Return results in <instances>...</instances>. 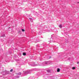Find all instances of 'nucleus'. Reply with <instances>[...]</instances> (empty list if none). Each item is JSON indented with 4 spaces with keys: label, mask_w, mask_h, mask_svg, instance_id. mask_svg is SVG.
<instances>
[{
    "label": "nucleus",
    "mask_w": 79,
    "mask_h": 79,
    "mask_svg": "<svg viewBox=\"0 0 79 79\" xmlns=\"http://www.w3.org/2000/svg\"><path fill=\"white\" fill-rule=\"evenodd\" d=\"M23 73H24V74H29V73H31V71L28 70L26 72H25L24 71H23Z\"/></svg>",
    "instance_id": "1"
},
{
    "label": "nucleus",
    "mask_w": 79,
    "mask_h": 79,
    "mask_svg": "<svg viewBox=\"0 0 79 79\" xmlns=\"http://www.w3.org/2000/svg\"><path fill=\"white\" fill-rule=\"evenodd\" d=\"M30 20L31 21V22H33V19L31 18H29Z\"/></svg>",
    "instance_id": "2"
},
{
    "label": "nucleus",
    "mask_w": 79,
    "mask_h": 79,
    "mask_svg": "<svg viewBox=\"0 0 79 79\" xmlns=\"http://www.w3.org/2000/svg\"><path fill=\"white\" fill-rule=\"evenodd\" d=\"M57 72H60V69L58 68L57 70Z\"/></svg>",
    "instance_id": "3"
},
{
    "label": "nucleus",
    "mask_w": 79,
    "mask_h": 79,
    "mask_svg": "<svg viewBox=\"0 0 79 79\" xmlns=\"http://www.w3.org/2000/svg\"><path fill=\"white\" fill-rule=\"evenodd\" d=\"M59 27L60 28H62V25L61 24H60L59 26Z\"/></svg>",
    "instance_id": "4"
},
{
    "label": "nucleus",
    "mask_w": 79,
    "mask_h": 79,
    "mask_svg": "<svg viewBox=\"0 0 79 79\" xmlns=\"http://www.w3.org/2000/svg\"><path fill=\"white\" fill-rule=\"evenodd\" d=\"M44 64H48V62H44Z\"/></svg>",
    "instance_id": "5"
},
{
    "label": "nucleus",
    "mask_w": 79,
    "mask_h": 79,
    "mask_svg": "<svg viewBox=\"0 0 79 79\" xmlns=\"http://www.w3.org/2000/svg\"><path fill=\"white\" fill-rule=\"evenodd\" d=\"M23 55H24V56L26 55V53H23Z\"/></svg>",
    "instance_id": "6"
},
{
    "label": "nucleus",
    "mask_w": 79,
    "mask_h": 79,
    "mask_svg": "<svg viewBox=\"0 0 79 79\" xmlns=\"http://www.w3.org/2000/svg\"><path fill=\"white\" fill-rule=\"evenodd\" d=\"M18 75H21V73L19 72L17 74Z\"/></svg>",
    "instance_id": "7"
},
{
    "label": "nucleus",
    "mask_w": 79,
    "mask_h": 79,
    "mask_svg": "<svg viewBox=\"0 0 79 79\" xmlns=\"http://www.w3.org/2000/svg\"><path fill=\"white\" fill-rule=\"evenodd\" d=\"M47 71L48 73H50V70H47Z\"/></svg>",
    "instance_id": "8"
},
{
    "label": "nucleus",
    "mask_w": 79,
    "mask_h": 79,
    "mask_svg": "<svg viewBox=\"0 0 79 79\" xmlns=\"http://www.w3.org/2000/svg\"><path fill=\"white\" fill-rule=\"evenodd\" d=\"M22 32H24L25 31V30L24 29H22Z\"/></svg>",
    "instance_id": "9"
},
{
    "label": "nucleus",
    "mask_w": 79,
    "mask_h": 79,
    "mask_svg": "<svg viewBox=\"0 0 79 79\" xmlns=\"http://www.w3.org/2000/svg\"><path fill=\"white\" fill-rule=\"evenodd\" d=\"M73 69H76V67H73L72 68Z\"/></svg>",
    "instance_id": "10"
},
{
    "label": "nucleus",
    "mask_w": 79,
    "mask_h": 79,
    "mask_svg": "<svg viewBox=\"0 0 79 79\" xmlns=\"http://www.w3.org/2000/svg\"><path fill=\"white\" fill-rule=\"evenodd\" d=\"M13 71V69H11L10 70V72H12V71Z\"/></svg>",
    "instance_id": "11"
},
{
    "label": "nucleus",
    "mask_w": 79,
    "mask_h": 79,
    "mask_svg": "<svg viewBox=\"0 0 79 79\" xmlns=\"http://www.w3.org/2000/svg\"><path fill=\"white\" fill-rule=\"evenodd\" d=\"M6 73L7 74H9L10 73V71H7Z\"/></svg>",
    "instance_id": "12"
},
{
    "label": "nucleus",
    "mask_w": 79,
    "mask_h": 79,
    "mask_svg": "<svg viewBox=\"0 0 79 79\" xmlns=\"http://www.w3.org/2000/svg\"><path fill=\"white\" fill-rule=\"evenodd\" d=\"M5 35H2V37H5Z\"/></svg>",
    "instance_id": "13"
},
{
    "label": "nucleus",
    "mask_w": 79,
    "mask_h": 79,
    "mask_svg": "<svg viewBox=\"0 0 79 79\" xmlns=\"http://www.w3.org/2000/svg\"><path fill=\"white\" fill-rule=\"evenodd\" d=\"M77 64H79V62H77Z\"/></svg>",
    "instance_id": "14"
},
{
    "label": "nucleus",
    "mask_w": 79,
    "mask_h": 79,
    "mask_svg": "<svg viewBox=\"0 0 79 79\" xmlns=\"http://www.w3.org/2000/svg\"><path fill=\"white\" fill-rule=\"evenodd\" d=\"M19 32H21V31H19Z\"/></svg>",
    "instance_id": "15"
},
{
    "label": "nucleus",
    "mask_w": 79,
    "mask_h": 79,
    "mask_svg": "<svg viewBox=\"0 0 79 79\" xmlns=\"http://www.w3.org/2000/svg\"><path fill=\"white\" fill-rule=\"evenodd\" d=\"M49 58H51V57H49Z\"/></svg>",
    "instance_id": "16"
},
{
    "label": "nucleus",
    "mask_w": 79,
    "mask_h": 79,
    "mask_svg": "<svg viewBox=\"0 0 79 79\" xmlns=\"http://www.w3.org/2000/svg\"><path fill=\"white\" fill-rule=\"evenodd\" d=\"M33 66H34L35 65H33Z\"/></svg>",
    "instance_id": "17"
}]
</instances>
